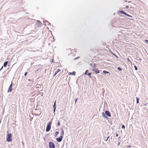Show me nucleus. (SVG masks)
<instances>
[{
    "label": "nucleus",
    "mask_w": 148,
    "mask_h": 148,
    "mask_svg": "<svg viewBox=\"0 0 148 148\" xmlns=\"http://www.w3.org/2000/svg\"><path fill=\"white\" fill-rule=\"evenodd\" d=\"M118 136V134L117 133H116V136L117 137V136Z\"/></svg>",
    "instance_id": "obj_41"
},
{
    "label": "nucleus",
    "mask_w": 148,
    "mask_h": 148,
    "mask_svg": "<svg viewBox=\"0 0 148 148\" xmlns=\"http://www.w3.org/2000/svg\"><path fill=\"white\" fill-rule=\"evenodd\" d=\"M104 118L105 119H108V116H106V115L104 117Z\"/></svg>",
    "instance_id": "obj_32"
},
{
    "label": "nucleus",
    "mask_w": 148,
    "mask_h": 148,
    "mask_svg": "<svg viewBox=\"0 0 148 148\" xmlns=\"http://www.w3.org/2000/svg\"><path fill=\"white\" fill-rule=\"evenodd\" d=\"M119 12L120 13L123 14L125 15V14H126V13L123 10H120L119 11Z\"/></svg>",
    "instance_id": "obj_10"
},
{
    "label": "nucleus",
    "mask_w": 148,
    "mask_h": 148,
    "mask_svg": "<svg viewBox=\"0 0 148 148\" xmlns=\"http://www.w3.org/2000/svg\"><path fill=\"white\" fill-rule=\"evenodd\" d=\"M125 15H126L127 16L129 17H132L131 16L128 14L127 13H126V14H125Z\"/></svg>",
    "instance_id": "obj_25"
},
{
    "label": "nucleus",
    "mask_w": 148,
    "mask_h": 148,
    "mask_svg": "<svg viewBox=\"0 0 148 148\" xmlns=\"http://www.w3.org/2000/svg\"><path fill=\"white\" fill-rule=\"evenodd\" d=\"M63 137L62 136H60L59 137L57 138H56L57 141L59 142H60L62 141L63 138Z\"/></svg>",
    "instance_id": "obj_7"
},
{
    "label": "nucleus",
    "mask_w": 148,
    "mask_h": 148,
    "mask_svg": "<svg viewBox=\"0 0 148 148\" xmlns=\"http://www.w3.org/2000/svg\"><path fill=\"white\" fill-rule=\"evenodd\" d=\"M59 132H56L55 133V134L54 135L55 137H56L57 136V135L59 134Z\"/></svg>",
    "instance_id": "obj_16"
},
{
    "label": "nucleus",
    "mask_w": 148,
    "mask_h": 148,
    "mask_svg": "<svg viewBox=\"0 0 148 148\" xmlns=\"http://www.w3.org/2000/svg\"><path fill=\"white\" fill-rule=\"evenodd\" d=\"M61 71V70L59 69H58L57 70L55 71L54 75L53 76L55 77L57 74L59 72H60Z\"/></svg>",
    "instance_id": "obj_9"
},
{
    "label": "nucleus",
    "mask_w": 148,
    "mask_h": 148,
    "mask_svg": "<svg viewBox=\"0 0 148 148\" xmlns=\"http://www.w3.org/2000/svg\"><path fill=\"white\" fill-rule=\"evenodd\" d=\"M105 114L108 116L110 117L111 116L110 113L108 110H106L105 112Z\"/></svg>",
    "instance_id": "obj_8"
},
{
    "label": "nucleus",
    "mask_w": 148,
    "mask_h": 148,
    "mask_svg": "<svg viewBox=\"0 0 148 148\" xmlns=\"http://www.w3.org/2000/svg\"><path fill=\"white\" fill-rule=\"evenodd\" d=\"M90 65L92 67L94 68V65H92V64L90 63Z\"/></svg>",
    "instance_id": "obj_28"
},
{
    "label": "nucleus",
    "mask_w": 148,
    "mask_h": 148,
    "mask_svg": "<svg viewBox=\"0 0 148 148\" xmlns=\"http://www.w3.org/2000/svg\"><path fill=\"white\" fill-rule=\"evenodd\" d=\"M8 63V61H5V62L3 64V66L4 67H6L7 66V64Z\"/></svg>",
    "instance_id": "obj_13"
},
{
    "label": "nucleus",
    "mask_w": 148,
    "mask_h": 148,
    "mask_svg": "<svg viewBox=\"0 0 148 148\" xmlns=\"http://www.w3.org/2000/svg\"><path fill=\"white\" fill-rule=\"evenodd\" d=\"M76 73L74 71H73L71 73V75H75Z\"/></svg>",
    "instance_id": "obj_19"
},
{
    "label": "nucleus",
    "mask_w": 148,
    "mask_h": 148,
    "mask_svg": "<svg viewBox=\"0 0 148 148\" xmlns=\"http://www.w3.org/2000/svg\"><path fill=\"white\" fill-rule=\"evenodd\" d=\"M43 95V93H42V94H41V95Z\"/></svg>",
    "instance_id": "obj_48"
},
{
    "label": "nucleus",
    "mask_w": 148,
    "mask_h": 148,
    "mask_svg": "<svg viewBox=\"0 0 148 148\" xmlns=\"http://www.w3.org/2000/svg\"><path fill=\"white\" fill-rule=\"evenodd\" d=\"M127 61H128V62H131L130 61V60L129 59V58H127Z\"/></svg>",
    "instance_id": "obj_35"
},
{
    "label": "nucleus",
    "mask_w": 148,
    "mask_h": 148,
    "mask_svg": "<svg viewBox=\"0 0 148 148\" xmlns=\"http://www.w3.org/2000/svg\"><path fill=\"white\" fill-rule=\"evenodd\" d=\"M69 75H71V72H69Z\"/></svg>",
    "instance_id": "obj_39"
},
{
    "label": "nucleus",
    "mask_w": 148,
    "mask_h": 148,
    "mask_svg": "<svg viewBox=\"0 0 148 148\" xmlns=\"http://www.w3.org/2000/svg\"><path fill=\"white\" fill-rule=\"evenodd\" d=\"M77 99H75V103H76V102L77 101Z\"/></svg>",
    "instance_id": "obj_37"
},
{
    "label": "nucleus",
    "mask_w": 148,
    "mask_h": 148,
    "mask_svg": "<svg viewBox=\"0 0 148 148\" xmlns=\"http://www.w3.org/2000/svg\"><path fill=\"white\" fill-rule=\"evenodd\" d=\"M91 73H88L87 75H88L89 76V77L91 78Z\"/></svg>",
    "instance_id": "obj_23"
},
{
    "label": "nucleus",
    "mask_w": 148,
    "mask_h": 148,
    "mask_svg": "<svg viewBox=\"0 0 148 148\" xmlns=\"http://www.w3.org/2000/svg\"><path fill=\"white\" fill-rule=\"evenodd\" d=\"M45 22L47 23V25H51V24L47 20H45L43 21L44 23H45Z\"/></svg>",
    "instance_id": "obj_12"
},
{
    "label": "nucleus",
    "mask_w": 148,
    "mask_h": 148,
    "mask_svg": "<svg viewBox=\"0 0 148 148\" xmlns=\"http://www.w3.org/2000/svg\"><path fill=\"white\" fill-rule=\"evenodd\" d=\"M27 74H28L27 72H25L24 74V75L25 76H26V75Z\"/></svg>",
    "instance_id": "obj_33"
},
{
    "label": "nucleus",
    "mask_w": 148,
    "mask_h": 148,
    "mask_svg": "<svg viewBox=\"0 0 148 148\" xmlns=\"http://www.w3.org/2000/svg\"><path fill=\"white\" fill-rule=\"evenodd\" d=\"M103 72L105 74H110V72H109L107 71H103Z\"/></svg>",
    "instance_id": "obj_15"
},
{
    "label": "nucleus",
    "mask_w": 148,
    "mask_h": 148,
    "mask_svg": "<svg viewBox=\"0 0 148 148\" xmlns=\"http://www.w3.org/2000/svg\"><path fill=\"white\" fill-rule=\"evenodd\" d=\"M94 68L92 69L93 71H94L96 74H98L100 73V71L98 69L96 68L97 64H94Z\"/></svg>",
    "instance_id": "obj_1"
},
{
    "label": "nucleus",
    "mask_w": 148,
    "mask_h": 148,
    "mask_svg": "<svg viewBox=\"0 0 148 148\" xmlns=\"http://www.w3.org/2000/svg\"><path fill=\"white\" fill-rule=\"evenodd\" d=\"M12 134L11 133L8 134L7 135V141L8 142H10L12 141Z\"/></svg>",
    "instance_id": "obj_3"
},
{
    "label": "nucleus",
    "mask_w": 148,
    "mask_h": 148,
    "mask_svg": "<svg viewBox=\"0 0 148 148\" xmlns=\"http://www.w3.org/2000/svg\"><path fill=\"white\" fill-rule=\"evenodd\" d=\"M88 70H86V71H85V72L84 73L85 75H87L88 74L87 73H88Z\"/></svg>",
    "instance_id": "obj_22"
},
{
    "label": "nucleus",
    "mask_w": 148,
    "mask_h": 148,
    "mask_svg": "<svg viewBox=\"0 0 148 148\" xmlns=\"http://www.w3.org/2000/svg\"><path fill=\"white\" fill-rule=\"evenodd\" d=\"M129 6L128 5H126L125 7V8H126V9H128L129 8Z\"/></svg>",
    "instance_id": "obj_36"
},
{
    "label": "nucleus",
    "mask_w": 148,
    "mask_h": 148,
    "mask_svg": "<svg viewBox=\"0 0 148 148\" xmlns=\"http://www.w3.org/2000/svg\"><path fill=\"white\" fill-rule=\"evenodd\" d=\"M145 43L146 44H147L148 43V40L146 39L145 40Z\"/></svg>",
    "instance_id": "obj_29"
},
{
    "label": "nucleus",
    "mask_w": 148,
    "mask_h": 148,
    "mask_svg": "<svg viewBox=\"0 0 148 148\" xmlns=\"http://www.w3.org/2000/svg\"><path fill=\"white\" fill-rule=\"evenodd\" d=\"M121 127L123 129H124L125 128V126L124 125H122V126H121Z\"/></svg>",
    "instance_id": "obj_30"
},
{
    "label": "nucleus",
    "mask_w": 148,
    "mask_h": 148,
    "mask_svg": "<svg viewBox=\"0 0 148 148\" xmlns=\"http://www.w3.org/2000/svg\"><path fill=\"white\" fill-rule=\"evenodd\" d=\"M22 144H23V145H24V143H23V142H22Z\"/></svg>",
    "instance_id": "obj_45"
},
{
    "label": "nucleus",
    "mask_w": 148,
    "mask_h": 148,
    "mask_svg": "<svg viewBox=\"0 0 148 148\" xmlns=\"http://www.w3.org/2000/svg\"><path fill=\"white\" fill-rule=\"evenodd\" d=\"M56 100L55 102H54L53 105V112L55 114L56 110Z\"/></svg>",
    "instance_id": "obj_5"
},
{
    "label": "nucleus",
    "mask_w": 148,
    "mask_h": 148,
    "mask_svg": "<svg viewBox=\"0 0 148 148\" xmlns=\"http://www.w3.org/2000/svg\"><path fill=\"white\" fill-rule=\"evenodd\" d=\"M108 140V139H107H107H106V141H107V140Z\"/></svg>",
    "instance_id": "obj_46"
},
{
    "label": "nucleus",
    "mask_w": 148,
    "mask_h": 148,
    "mask_svg": "<svg viewBox=\"0 0 148 148\" xmlns=\"http://www.w3.org/2000/svg\"><path fill=\"white\" fill-rule=\"evenodd\" d=\"M41 113V112H40V114H35V116H39Z\"/></svg>",
    "instance_id": "obj_34"
},
{
    "label": "nucleus",
    "mask_w": 148,
    "mask_h": 148,
    "mask_svg": "<svg viewBox=\"0 0 148 148\" xmlns=\"http://www.w3.org/2000/svg\"><path fill=\"white\" fill-rule=\"evenodd\" d=\"M120 144V142L118 144V145L119 146Z\"/></svg>",
    "instance_id": "obj_40"
},
{
    "label": "nucleus",
    "mask_w": 148,
    "mask_h": 148,
    "mask_svg": "<svg viewBox=\"0 0 148 148\" xmlns=\"http://www.w3.org/2000/svg\"><path fill=\"white\" fill-rule=\"evenodd\" d=\"M12 87L9 86V87L8 88V92H11L12 91Z\"/></svg>",
    "instance_id": "obj_11"
},
{
    "label": "nucleus",
    "mask_w": 148,
    "mask_h": 148,
    "mask_svg": "<svg viewBox=\"0 0 148 148\" xmlns=\"http://www.w3.org/2000/svg\"><path fill=\"white\" fill-rule=\"evenodd\" d=\"M51 122H50L48 124L47 126L46 129V131L47 132H48L49 131L51 128Z\"/></svg>",
    "instance_id": "obj_2"
},
{
    "label": "nucleus",
    "mask_w": 148,
    "mask_h": 148,
    "mask_svg": "<svg viewBox=\"0 0 148 148\" xmlns=\"http://www.w3.org/2000/svg\"><path fill=\"white\" fill-rule=\"evenodd\" d=\"M61 130H62V131H61V133L60 136H62L63 137L64 134V131L62 129Z\"/></svg>",
    "instance_id": "obj_14"
},
{
    "label": "nucleus",
    "mask_w": 148,
    "mask_h": 148,
    "mask_svg": "<svg viewBox=\"0 0 148 148\" xmlns=\"http://www.w3.org/2000/svg\"><path fill=\"white\" fill-rule=\"evenodd\" d=\"M79 58V57H77L74 59V60H75Z\"/></svg>",
    "instance_id": "obj_27"
},
{
    "label": "nucleus",
    "mask_w": 148,
    "mask_h": 148,
    "mask_svg": "<svg viewBox=\"0 0 148 148\" xmlns=\"http://www.w3.org/2000/svg\"><path fill=\"white\" fill-rule=\"evenodd\" d=\"M109 138H110V136H108L107 137V138L108 139Z\"/></svg>",
    "instance_id": "obj_44"
},
{
    "label": "nucleus",
    "mask_w": 148,
    "mask_h": 148,
    "mask_svg": "<svg viewBox=\"0 0 148 148\" xmlns=\"http://www.w3.org/2000/svg\"><path fill=\"white\" fill-rule=\"evenodd\" d=\"M134 67L136 71H137L138 70V69L136 66L134 65Z\"/></svg>",
    "instance_id": "obj_24"
},
{
    "label": "nucleus",
    "mask_w": 148,
    "mask_h": 148,
    "mask_svg": "<svg viewBox=\"0 0 148 148\" xmlns=\"http://www.w3.org/2000/svg\"><path fill=\"white\" fill-rule=\"evenodd\" d=\"M146 104H145L144 105H145V106H146Z\"/></svg>",
    "instance_id": "obj_49"
},
{
    "label": "nucleus",
    "mask_w": 148,
    "mask_h": 148,
    "mask_svg": "<svg viewBox=\"0 0 148 148\" xmlns=\"http://www.w3.org/2000/svg\"><path fill=\"white\" fill-rule=\"evenodd\" d=\"M3 66H2V67H1V68L0 69V71H1V70H2L3 69Z\"/></svg>",
    "instance_id": "obj_38"
},
{
    "label": "nucleus",
    "mask_w": 148,
    "mask_h": 148,
    "mask_svg": "<svg viewBox=\"0 0 148 148\" xmlns=\"http://www.w3.org/2000/svg\"><path fill=\"white\" fill-rule=\"evenodd\" d=\"M36 24L37 27H41L42 25V23L40 21L38 20H37Z\"/></svg>",
    "instance_id": "obj_6"
},
{
    "label": "nucleus",
    "mask_w": 148,
    "mask_h": 148,
    "mask_svg": "<svg viewBox=\"0 0 148 148\" xmlns=\"http://www.w3.org/2000/svg\"><path fill=\"white\" fill-rule=\"evenodd\" d=\"M49 147L50 148H55V145L53 142H50L49 143Z\"/></svg>",
    "instance_id": "obj_4"
},
{
    "label": "nucleus",
    "mask_w": 148,
    "mask_h": 148,
    "mask_svg": "<svg viewBox=\"0 0 148 148\" xmlns=\"http://www.w3.org/2000/svg\"><path fill=\"white\" fill-rule=\"evenodd\" d=\"M136 103H139V98L136 97Z\"/></svg>",
    "instance_id": "obj_17"
},
{
    "label": "nucleus",
    "mask_w": 148,
    "mask_h": 148,
    "mask_svg": "<svg viewBox=\"0 0 148 148\" xmlns=\"http://www.w3.org/2000/svg\"><path fill=\"white\" fill-rule=\"evenodd\" d=\"M43 95V93H42V94H41V95Z\"/></svg>",
    "instance_id": "obj_47"
},
{
    "label": "nucleus",
    "mask_w": 148,
    "mask_h": 148,
    "mask_svg": "<svg viewBox=\"0 0 148 148\" xmlns=\"http://www.w3.org/2000/svg\"><path fill=\"white\" fill-rule=\"evenodd\" d=\"M102 116L103 117L106 115V114L105 113H104V112H102Z\"/></svg>",
    "instance_id": "obj_20"
},
{
    "label": "nucleus",
    "mask_w": 148,
    "mask_h": 148,
    "mask_svg": "<svg viewBox=\"0 0 148 148\" xmlns=\"http://www.w3.org/2000/svg\"><path fill=\"white\" fill-rule=\"evenodd\" d=\"M114 55L115 56H116V57H117V58H118V56H116V55H114Z\"/></svg>",
    "instance_id": "obj_43"
},
{
    "label": "nucleus",
    "mask_w": 148,
    "mask_h": 148,
    "mask_svg": "<svg viewBox=\"0 0 148 148\" xmlns=\"http://www.w3.org/2000/svg\"><path fill=\"white\" fill-rule=\"evenodd\" d=\"M60 121L59 120H58L57 123V125L56 126L57 127H58V126H60Z\"/></svg>",
    "instance_id": "obj_18"
},
{
    "label": "nucleus",
    "mask_w": 148,
    "mask_h": 148,
    "mask_svg": "<svg viewBox=\"0 0 148 148\" xmlns=\"http://www.w3.org/2000/svg\"><path fill=\"white\" fill-rule=\"evenodd\" d=\"M131 147V146L130 145H129L127 146V147Z\"/></svg>",
    "instance_id": "obj_42"
},
{
    "label": "nucleus",
    "mask_w": 148,
    "mask_h": 148,
    "mask_svg": "<svg viewBox=\"0 0 148 148\" xmlns=\"http://www.w3.org/2000/svg\"><path fill=\"white\" fill-rule=\"evenodd\" d=\"M102 116L103 117L106 115V114L105 113H104V112H102Z\"/></svg>",
    "instance_id": "obj_21"
},
{
    "label": "nucleus",
    "mask_w": 148,
    "mask_h": 148,
    "mask_svg": "<svg viewBox=\"0 0 148 148\" xmlns=\"http://www.w3.org/2000/svg\"><path fill=\"white\" fill-rule=\"evenodd\" d=\"M117 69L119 71H121L122 70V69L120 67H118Z\"/></svg>",
    "instance_id": "obj_26"
},
{
    "label": "nucleus",
    "mask_w": 148,
    "mask_h": 148,
    "mask_svg": "<svg viewBox=\"0 0 148 148\" xmlns=\"http://www.w3.org/2000/svg\"><path fill=\"white\" fill-rule=\"evenodd\" d=\"M9 87H12V82H11V83Z\"/></svg>",
    "instance_id": "obj_31"
}]
</instances>
